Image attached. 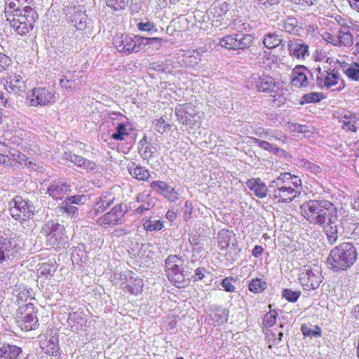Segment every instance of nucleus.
I'll list each match as a JSON object with an SVG mask.
<instances>
[{
	"mask_svg": "<svg viewBox=\"0 0 359 359\" xmlns=\"http://www.w3.org/2000/svg\"><path fill=\"white\" fill-rule=\"evenodd\" d=\"M323 210L322 212L320 222L319 226H323L327 222L338 221V210L337 207L330 201L325 200L324 203Z\"/></svg>",
	"mask_w": 359,
	"mask_h": 359,
	"instance_id": "a878e982",
	"label": "nucleus"
},
{
	"mask_svg": "<svg viewBox=\"0 0 359 359\" xmlns=\"http://www.w3.org/2000/svg\"><path fill=\"white\" fill-rule=\"evenodd\" d=\"M290 173H281L269 184V198L278 199L279 203L292 202L300 194V190L291 187Z\"/></svg>",
	"mask_w": 359,
	"mask_h": 359,
	"instance_id": "7ed1b4c3",
	"label": "nucleus"
},
{
	"mask_svg": "<svg viewBox=\"0 0 359 359\" xmlns=\"http://www.w3.org/2000/svg\"><path fill=\"white\" fill-rule=\"evenodd\" d=\"M325 200H309L301 205L302 215L311 224L319 225Z\"/></svg>",
	"mask_w": 359,
	"mask_h": 359,
	"instance_id": "f8f14e48",
	"label": "nucleus"
},
{
	"mask_svg": "<svg viewBox=\"0 0 359 359\" xmlns=\"http://www.w3.org/2000/svg\"><path fill=\"white\" fill-rule=\"evenodd\" d=\"M301 331L304 336L309 337H321V329L318 325H308L302 324L301 325Z\"/></svg>",
	"mask_w": 359,
	"mask_h": 359,
	"instance_id": "79ce46f5",
	"label": "nucleus"
},
{
	"mask_svg": "<svg viewBox=\"0 0 359 359\" xmlns=\"http://www.w3.org/2000/svg\"><path fill=\"white\" fill-rule=\"evenodd\" d=\"M6 91L10 94H19L26 89V84L23 78L15 73H8L2 81Z\"/></svg>",
	"mask_w": 359,
	"mask_h": 359,
	"instance_id": "dca6fc26",
	"label": "nucleus"
},
{
	"mask_svg": "<svg viewBox=\"0 0 359 359\" xmlns=\"http://www.w3.org/2000/svg\"><path fill=\"white\" fill-rule=\"evenodd\" d=\"M27 102L30 107L46 106L55 102L56 96L46 88H34L27 94Z\"/></svg>",
	"mask_w": 359,
	"mask_h": 359,
	"instance_id": "9b49d317",
	"label": "nucleus"
},
{
	"mask_svg": "<svg viewBox=\"0 0 359 359\" xmlns=\"http://www.w3.org/2000/svg\"><path fill=\"white\" fill-rule=\"evenodd\" d=\"M107 6L114 11L124 10L128 4V0H104Z\"/></svg>",
	"mask_w": 359,
	"mask_h": 359,
	"instance_id": "09e8293b",
	"label": "nucleus"
},
{
	"mask_svg": "<svg viewBox=\"0 0 359 359\" xmlns=\"http://www.w3.org/2000/svg\"><path fill=\"white\" fill-rule=\"evenodd\" d=\"M339 65L348 79L353 81L359 80V63L352 62L348 64L343 62H339Z\"/></svg>",
	"mask_w": 359,
	"mask_h": 359,
	"instance_id": "72a5a7b5",
	"label": "nucleus"
},
{
	"mask_svg": "<svg viewBox=\"0 0 359 359\" xmlns=\"http://www.w3.org/2000/svg\"><path fill=\"white\" fill-rule=\"evenodd\" d=\"M184 259L182 257L177 255H169L165 260V272L168 279L177 287H184L187 285V280L185 279L191 272L189 266L187 265L185 270L182 265Z\"/></svg>",
	"mask_w": 359,
	"mask_h": 359,
	"instance_id": "20e7f679",
	"label": "nucleus"
},
{
	"mask_svg": "<svg viewBox=\"0 0 359 359\" xmlns=\"http://www.w3.org/2000/svg\"><path fill=\"white\" fill-rule=\"evenodd\" d=\"M65 229L63 225L50 220L43 225L41 233L48 237L50 245L57 248H64L67 240Z\"/></svg>",
	"mask_w": 359,
	"mask_h": 359,
	"instance_id": "0eeeda50",
	"label": "nucleus"
},
{
	"mask_svg": "<svg viewBox=\"0 0 359 359\" xmlns=\"http://www.w3.org/2000/svg\"><path fill=\"white\" fill-rule=\"evenodd\" d=\"M263 43L269 49H273L279 46H285L282 36L276 32H269L265 34L263 39Z\"/></svg>",
	"mask_w": 359,
	"mask_h": 359,
	"instance_id": "7c9ffc66",
	"label": "nucleus"
},
{
	"mask_svg": "<svg viewBox=\"0 0 359 359\" xmlns=\"http://www.w3.org/2000/svg\"><path fill=\"white\" fill-rule=\"evenodd\" d=\"M157 149L152 144H149L142 151H140V156L143 159L148 160L153 158L154 154L156 153Z\"/></svg>",
	"mask_w": 359,
	"mask_h": 359,
	"instance_id": "4d7b16f0",
	"label": "nucleus"
},
{
	"mask_svg": "<svg viewBox=\"0 0 359 359\" xmlns=\"http://www.w3.org/2000/svg\"><path fill=\"white\" fill-rule=\"evenodd\" d=\"M301 68L306 69L304 66H299L292 71L291 84L296 88L306 87L308 85L307 76L304 73L299 71Z\"/></svg>",
	"mask_w": 359,
	"mask_h": 359,
	"instance_id": "473e14b6",
	"label": "nucleus"
},
{
	"mask_svg": "<svg viewBox=\"0 0 359 359\" xmlns=\"http://www.w3.org/2000/svg\"><path fill=\"white\" fill-rule=\"evenodd\" d=\"M337 46L351 47L353 44V38L350 32V27L341 25L337 31Z\"/></svg>",
	"mask_w": 359,
	"mask_h": 359,
	"instance_id": "cd10ccee",
	"label": "nucleus"
},
{
	"mask_svg": "<svg viewBox=\"0 0 359 359\" xmlns=\"http://www.w3.org/2000/svg\"><path fill=\"white\" fill-rule=\"evenodd\" d=\"M301 162L302 165L304 168L313 174L317 175L321 172V168L318 165L315 164L307 159H302Z\"/></svg>",
	"mask_w": 359,
	"mask_h": 359,
	"instance_id": "13d9d810",
	"label": "nucleus"
},
{
	"mask_svg": "<svg viewBox=\"0 0 359 359\" xmlns=\"http://www.w3.org/2000/svg\"><path fill=\"white\" fill-rule=\"evenodd\" d=\"M283 29L290 34H297L300 28L298 20L293 16H287L283 21Z\"/></svg>",
	"mask_w": 359,
	"mask_h": 359,
	"instance_id": "4c0bfd02",
	"label": "nucleus"
},
{
	"mask_svg": "<svg viewBox=\"0 0 359 359\" xmlns=\"http://www.w3.org/2000/svg\"><path fill=\"white\" fill-rule=\"evenodd\" d=\"M337 222H327L326 224L322 226L327 236V242L330 245L335 244L339 236H341L344 233V224L346 222L341 219L339 224H337Z\"/></svg>",
	"mask_w": 359,
	"mask_h": 359,
	"instance_id": "f3484780",
	"label": "nucleus"
},
{
	"mask_svg": "<svg viewBox=\"0 0 359 359\" xmlns=\"http://www.w3.org/2000/svg\"><path fill=\"white\" fill-rule=\"evenodd\" d=\"M299 283L305 290H313L318 288L320 284L323 282V276L318 269H302L299 276Z\"/></svg>",
	"mask_w": 359,
	"mask_h": 359,
	"instance_id": "ddd939ff",
	"label": "nucleus"
},
{
	"mask_svg": "<svg viewBox=\"0 0 359 359\" xmlns=\"http://www.w3.org/2000/svg\"><path fill=\"white\" fill-rule=\"evenodd\" d=\"M171 128V126L170 124L167 123L164 118L162 117L160 118L158 120H156V123L155 124V130L163 134L164 133H166L169 131Z\"/></svg>",
	"mask_w": 359,
	"mask_h": 359,
	"instance_id": "bf43d9fd",
	"label": "nucleus"
},
{
	"mask_svg": "<svg viewBox=\"0 0 359 359\" xmlns=\"http://www.w3.org/2000/svg\"><path fill=\"white\" fill-rule=\"evenodd\" d=\"M337 62L338 61L334 62V65H331L330 68L325 70L324 86L327 88H330L336 86L341 81V85L339 88L341 90L345 87V84L344 81L340 79L339 68L334 66Z\"/></svg>",
	"mask_w": 359,
	"mask_h": 359,
	"instance_id": "5701e85b",
	"label": "nucleus"
},
{
	"mask_svg": "<svg viewBox=\"0 0 359 359\" xmlns=\"http://www.w3.org/2000/svg\"><path fill=\"white\" fill-rule=\"evenodd\" d=\"M218 245L221 250L228 248L236 250L238 247V241L235 233L226 229H221L217 234Z\"/></svg>",
	"mask_w": 359,
	"mask_h": 359,
	"instance_id": "aec40b11",
	"label": "nucleus"
},
{
	"mask_svg": "<svg viewBox=\"0 0 359 359\" xmlns=\"http://www.w3.org/2000/svg\"><path fill=\"white\" fill-rule=\"evenodd\" d=\"M252 142L257 144L260 148L268 151L273 154H277L280 151L284 152V150L280 149L279 147H276V145L269 143L267 141L261 140L258 138L253 137Z\"/></svg>",
	"mask_w": 359,
	"mask_h": 359,
	"instance_id": "ea45409f",
	"label": "nucleus"
},
{
	"mask_svg": "<svg viewBox=\"0 0 359 359\" xmlns=\"http://www.w3.org/2000/svg\"><path fill=\"white\" fill-rule=\"evenodd\" d=\"M71 22L78 30H84L86 28L90 19L84 12L77 11L74 13L71 17Z\"/></svg>",
	"mask_w": 359,
	"mask_h": 359,
	"instance_id": "c9c22d12",
	"label": "nucleus"
},
{
	"mask_svg": "<svg viewBox=\"0 0 359 359\" xmlns=\"http://www.w3.org/2000/svg\"><path fill=\"white\" fill-rule=\"evenodd\" d=\"M140 36H133L127 34H116L113 39V44L116 49L127 55L140 52Z\"/></svg>",
	"mask_w": 359,
	"mask_h": 359,
	"instance_id": "1a4fd4ad",
	"label": "nucleus"
},
{
	"mask_svg": "<svg viewBox=\"0 0 359 359\" xmlns=\"http://www.w3.org/2000/svg\"><path fill=\"white\" fill-rule=\"evenodd\" d=\"M11 64V60L5 54L0 53V73L6 71Z\"/></svg>",
	"mask_w": 359,
	"mask_h": 359,
	"instance_id": "0e129e2a",
	"label": "nucleus"
},
{
	"mask_svg": "<svg viewBox=\"0 0 359 359\" xmlns=\"http://www.w3.org/2000/svg\"><path fill=\"white\" fill-rule=\"evenodd\" d=\"M60 209L62 212L67 214L69 216H71L72 218H79V208L73 205V204L67 203L66 199L62 203Z\"/></svg>",
	"mask_w": 359,
	"mask_h": 359,
	"instance_id": "37998d69",
	"label": "nucleus"
},
{
	"mask_svg": "<svg viewBox=\"0 0 359 359\" xmlns=\"http://www.w3.org/2000/svg\"><path fill=\"white\" fill-rule=\"evenodd\" d=\"M254 42V37L243 32L225 36L219 39L222 47L233 50H243L249 48Z\"/></svg>",
	"mask_w": 359,
	"mask_h": 359,
	"instance_id": "6e6552de",
	"label": "nucleus"
},
{
	"mask_svg": "<svg viewBox=\"0 0 359 359\" xmlns=\"http://www.w3.org/2000/svg\"><path fill=\"white\" fill-rule=\"evenodd\" d=\"M62 159L69 161L77 167H80L83 157L72 153V151H65L62 154Z\"/></svg>",
	"mask_w": 359,
	"mask_h": 359,
	"instance_id": "3c124183",
	"label": "nucleus"
},
{
	"mask_svg": "<svg viewBox=\"0 0 359 359\" xmlns=\"http://www.w3.org/2000/svg\"><path fill=\"white\" fill-rule=\"evenodd\" d=\"M264 137L269 140H278L281 143H285L287 137L286 136L282 133L281 132L275 131L271 135L269 134V132H264Z\"/></svg>",
	"mask_w": 359,
	"mask_h": 359,
	"instance_id": "052dcab7",
	"label": "nucleus"
},
{
	"mask_svg": "<svg viewBox=\"0 0 359 359\" xmlns=\"http://www.w3.org/2000/svg\"><path fill=\"white\" fill-rule=\"evenodd\" d=\"M9 205L11 216L20 224L32 219L36 212V208L33 203L23 199L20 195L15 196L10 201Z\"/></svg>",
	"mask_w": 359,
	"mask_h": 359,
	"instance_id": "39448f33",
	"label": "nucleus"
},
{
	"mask_svg": "<svg viewBox=\"0 0 359 359\" xmlns=\"http://www.w3.org/2000/svg\"><path fill=\"white\" fill-rule=\"evenodd\" d=\"M290 3L298 5L302 10L314 4L316 0H287Z\"/></svg>",
	"mask_w": 359,
	"mask_h": 359,
	"instance_id": "69168bd1",
	"label": "nucleus"
},
{
	"mask_svg": "<svg viewBox=\"0 0 359 359\" xmlns=\"http://www.w3.org/2000/svg\"><path fill=\"white\" fill-rule=\"evenodd\" d=\"M114 198L111 194L102 195L96 202L93 208L88 212V217L95 219L99 215L104 213L114 202Z\"/></svg>",
	"mask_w": 359,
	"mask_h": 359,
	"instance_id": "6ab92c4d",
	"label": "nucleus"
},
{
	"mask_svg": "<svg viewBox=\"0 0 359 359\" xmlns=\"http://www.w3.org/2000/svg\"><path fill=\"white\" fill-rule=\"evenodd\" d=\"M60 84L62 88L73 91L79 88L80 81L78 79L73 78V76L68 77L65 76L60 79Z\"/></svg>",
	"mask_w": 359,
	"mask_h": 359,
	"instance_id": "a19ab883",
	"label": "nucleus"
},
{
	"mask_svg": "<svg viewBox=\"0 0 359 359\" xmlns=\"http://www.w3.org/2000/svg\"><path fill=\"white\" fill-rule=\"evenodd\" d=\"M325 96L321 93L312 92L304 94L301 99V104L316 103L325 99Z\"/></svg>",
	"mask_w": 359,
	"mask_h": 359,
	"instance_id": "a18cd8bd",
	"label": "nucleus"
},
{
	"mask_svg": "<svg viewBox=\"0 0 359 359\" xmlns=\"http://www.w3.org/2000/svg\"><path fill=\"white\" fill-rule=\"evenodd\" d=\"M249 290L254 293L262 292L266 288V283L260 278L252 279L248 285Z\"/></svg>",
	"mask_w": 359,
	"mask_h": 359,
	"instance_id": "de8ad7c7",
	"label": "nucleus"
},
{
	"mask_svg": "<svg viewBox=\"0 0 359 359\" xmlns=\"http://www.w3.org/2000/svg\"><path fill=\"white\" fill-rule=\"evenodd\" d=\"M144 228L147 231H156L163 229V224L161 220H152L151 219H147L144 222Z\"/></svg>",
	"mask_w": 359,
	"mask_h": 359,
	"instance_id": "8fccbe9b",
	"label": "nucleus"
},
{
	"mask_svg": "<svg viewBox=\"0 0 359 359\" xmlns=\"http://www.w3.org/2000/svg\"><path fill=\"white\" fill-rule=\"evenodd\" d=\"M55 262L45 263L41 267V273L43 274H53L56 271Z\"/></svg>",
	"mask_w": 359,
	"mask_h": 359,
	"instance_id": "774afa93",
	"label": "nucleus"
},
{
	"mask_svg": "<svg viewBox=\"0 0 359 359\" xmlns=\"http://www.w3.org/2000/svg\"><path fill=\"white\" fill-rule=\"evenodd\" d=\"M201 60V53L196 50H193L184 56L183 61L185 65L190 67H194Z\"/></svg>",
	"mask_w": 359,
	"mask_h": 359,
	"instance_id": "c03bdc74",
	"label": "nucleus"
},
{
	"mask_svg": "<svg viewBox=\"0 0 359 359\" xmlns=\"http://www.w3.org/2000/svg\"><path fill=\"white\" fill-rule=\"evenodd\" d=\"M277 312L275 310L266 313L262 319V325L264 327H272L276 322Z\"/></svg>",
	"mask_w": 359,
	"mask_h": 359,
	"instance_id": "603ef678",
	"label": "nucleus"
},
{
	"mask_svg": "<svg viewBox=\"0 0 359 359\" xmlns=\"http://www.w3.org/2000/svg\"><path fill=\"white\" fill-rule=\"evenodd\" d=\"M20 247L15 238L0 237V264L13 263L20 258Z\"/></svg>",
	"mask_w": 359,
	"mask_h": 359,
	"instance_id": "423d86ee",
	"label": "nucleus"
},
{
	"mask_svg": "<svg viewBox=\"0 0 359 359\" xmlns=\"http://www.w3.org/2000/svg\"><path fill=\"white\" fill-rule=\"evenodd\" d=\"M47 191L53 199L61 200L65 195L70 191V187L66 182L54 181L50 184Z\"/></svg>",
	"mask_w": 359,
	"mask_h": 359,
	"instance_id": "b1692460",
	"label": "nucleus"
},
{
	"mask_svg": "<svg viewBox=\"0 0 359 359\" xmlns=\"http://www.w3.org/2000/svg\"><path fill=\"white\" fill-rule=\"evenodd\" d=\"M231 25L233 29L238 32V33L243 32V31L247 32L250 29V25L246 22H242V20L240 18L234 19L232 21Z\"/></svg>",
	"mask_w": 359,
	"mask_h": 359,
	"instance_id": "5fc2aeb1",
	"label": "nucleus"
},
{
	"mask_svg": "<svg viewBox=\"0 0 359 359\" xmlns=\"http://www.w3.org/2000/svg\"><path fill=\"white\" fill-rule=\"evenodd\" d=\"M358 252L351 243H342L330 250L327 259L329 269L334 272L345 271L355 262Z\"/></svg>",
	"mask_w": 359,
	"mask_h": 359,
	"instance_id": "f257e3e1",
	"label": "nucleus"
},
{
	"mask_svg": "<svg viewBox=\"0 0 359 359\" xmlns=\"http://www.w3.org/2000/svg\"><path fill=\"white\" fill-rule=\"evenodd\" d=\"M38 325V318L35 313H27L19 321V326L22 330L29 331L35 329Z\"/></svg>",
	"mask_w": 359,
	"mask_h": 359,
	"instance_id": "e433bc0d",
	"label": "nucleus"
},
{
	"mask_svg": "<svg viewBox=\"0 0 359 359\" xmlns=\"http://www.w3.org/2000/svg\"><path fill=\"white\" fill-rule=\"evenodd\" d=\"M246 184L255 195L260 198L266 197L267 194L269 195V185L266 187L265 183L259 178L249 180Z\"/></svg>",
	"mask_w": 359,
	"mask_h": 359,
	"instance_id": "bb28decb",
	"label": "nucleus"
},
{
	"mask_svg": "<svg viewBox=\"0 0 359 359\" xmlns=\"http://www.w3.org/2000/svg\"><path fill=\"white\" fill-rule=\"evenodd\" d=\"M143 286L144 283L142 278L130 277L128 283L123 286V290L126 292L137 295L142 291Z\"/></svg>",
	"mask_w": 359,
	"mask_h": 359,
	"instance_id": "f704fd0d",
	"label": "nucleus"
},
{
	"mask_svg": "<svg viewBox=\"0 0 359 359\" xmlns=\"http://www.w3.org/2000/svg\"><path fill=\"white\" fill-rule=\"evenodd\" d=\"M358 118L352 112L346 111L343 114L341 118V122L342 123V128L345 130L356 132L358 127L356 123Z\"/></svg>",
	"mask_w": 359,
	"mask_h": 359,
	"instance_id": "2f4dec72",
	"label": "nucleus"
},
{
	"mask_svg": "<svg viewBox=\"0 0 359 359\" xmlns=\"http://www.w3.org/2000/svg\"><path fill=\"white\" fill-rule=\"evenodd\" d=\"M129 135L126 124L121 121L116 127V131L113 133L111 137L115 140H123L126 136Z\"/></svg>",
	"mask_w": 359,
	"mask_h": 359,
	"instance_id": "49530a36",
	"label": "nucleus"
},
{
	"mask_svg": "<svg viewBox=\"0 0 359 359\" xmlns=\"http://www.w3.org/2000/svg\"><path fill=\"white\" fill-rule=\"evenodd\" d=\"M246 86L249 89L255 88L259 92L269 93L278 88V83L271 76L253 74L247 81Z\"/></svg>",
	"mask_w": 359,
	"mask_h": 359,
	"instance_id": "9d476101",
	"label": "nucleus"
},
{
	"mask_svg": "<svg viewBox=\"0 0 359 359\" xmlns=\"http://www.w3.org/2000/svg\"><path fill=\"white\" fill-rule=\"evenodd\" d=\"M149 186L153 191L163 195L170 201H174L177 198V192L175 189L169 186L165 182L161 180L153 181L150 183Z\"/></svg>",
	"mask_w": 359,
	"mask_h": 359,
	"instance_id": "4be33fe9",
	"label": "nucleus"
},
{
	"mask_svg": "<svg viewBox=\"0 0 359 359\" xmlns=\"http://www.w3.org/2000/svg\"><path fill=\"white\" fill-rule=\"evenodd\" d=\"M282 295L290 302H296L301 295L299 290L292 291L290 289H283Z\"/></svg>",
	"mask_w": 359,
	"mask_h": 359,
	"instance_id": "864d4df0",
	"label": "nucleus"
},
{
	"mask_svg": "<svg viewBox=\"0 0 359 359\" xmlns=\"http://www.w3.org/2000/svg\"><path fill=\"white\" fill-rule=\"evenodd\" d=\"M137 27L140 31L151 32V33L156 32L157 29L153 22H140L137 24Z\"/></svg>",
	"mask_w": 359,
	"mask_h": 359,
	"instance_id": "e2e57ef3",
	"label": "nucleus"
},
{
	"mask_svg": "<svg viewBox=\"0 0 359 359\" xmlns=\"http://www.w3.org/2000/svg\"><path fill=\"white\" fill-rule=\"evenodd\" d=\"M5 15L10 26L20 35H25L33 29L38 18L37 12L31 6H23L15 11L6 10Z\"/></svg>",
	"mask_w": 359,
	"mask_h": 359,
	"instance_id": "f03ea898",
	"label": "nucleus"
},
{
	"mask_svg": "<svg viewBox=\"0 0 359 359\" xmlns=\"http://www.w3.org/2000/svg\"><path fill=\"white\" fill-rule=\"evenodd\" d=\"M5 11H15L16 9H22L23 4L20 5V0H5Z\"/></svg>",
	"mask_w": 359,
	"mask_h": 359,
	"instance_id": "680f3d73",
	"label": "nucleus"
},
{
	"mask_svg": "<svg viewBox=\"0 0 359 359\" xmlns=\"http://www.w3.org/2000/svg\"><path fill=\"white\" fill-rule=\"evenodd\" d=\"M163 42H167L162 38L144 37L140 36V51L151 53L160 49Z\"/></svg>",
	"mask_w": 359,
	"mask_h": 359,
	"instance_id": "393cba45",
	"label": "nucleus"
},
{
	"mask_svg": "<svg viewBox=\"0 0 359 359\" xmlns=\"http://www.w3.org/2000/svg\"><path fill=\"white\" fill-rule=\"evenodd\" d=\"M290 55L297 59H304L309 55V46L300 39H293L287 43Z\"/></svg>",
	"mask_w": 359,
	"mask_h": 359,
	"instance_id": "412c9836",
	"label": "nucleus"
},
{
	"mask_svg": "<svg viewBox=\"0 0 359 359\" xmlns=\"http://www.w3.org/2000/svg\"><path fill=\"white\" fill-rule=\"evenodd\" d=\"M58 339L56 337H52L48 341H46L42 343L41 348L50 355H56L59 350L58 347Z\"/></svg>",
	"mask_w": 359,
	"mask_h": 359,
	"instance_id": "58836bf2",
	"label": "nucleus"
},
{
	"mask_svg": "<svg viewBox=\"0 0 359 359\" xmlns=\"http://www.w3.org/2000/svg\"><path fill=\"white\" fill-rule=\"evenodd\" d=\"M21 352L22 350L20 347L0 340V358L17 359Z\"/></svg>",
	"mask_w": 359,
	"mask_h": 359,
	"instance_id": "c85d7f7f",
	"label": "nucleus"
},
{
	"mask_svg": "<svg viewBox=\"0 0 359 359\" xmlns=\"http://www.w3.org/2000/svg\"><path fill=\"white\" fill-rule=\"evenodd\" d=\"M86 172H96L98 169V165L97 163L93 161L88 160L83 157V159L79 167Z\"/></svg>",
	"mask_w": 359,
	"mask_h": 359,
	"instance_id": "6e6d98bb",
	"label": "nucleus"
},
{
	"mask_svg": "<svg viewBox=\"0 0 359 359\" xmlns=\"http://www.w3.org/2000/svg\"><path fill=\"white\" fill-rule=\"evenodd\" d=\"M229 4L226 2H214L208 11L209 18L212 16V25L215 27L221 25L222 16L229 11Z\"/></svg>",
	"mask_w": 359,
	"mask_h": 359,
	"instance_id": "a211bd4d",
	"label": "nucleus"
},
{
	"mask_svg": "<svg viewBox=\"0 0 359 359\" xmlns=\"http://www.w3.org/2000/svg\"><path fill=\"white\" fill-rule=\"evenodd\" d=\"M175 114L177 120L183 125H194L198 118L197 107L190 103L176 106Z\"/></svg>",
	"mask_w": 359,
	"mask_h": 359,
	"instance_id": "2eb2a0df",
	"label": "nucleus"
},
{
	"mask_svg": "<svg viewBox=\"0 0 359 359\" xmlns=\"http://www.w3.org/2000/svg\"><path fill=\"white\" fill-rule=\"evenodd\" d=\"M122 204L115 205L111 210L96 219V222L105 228L114 226L123 223L126 212Z\"/></svg>",
	"mask_w": 359,
	"mask_h": 359,
	"instance_id": "4468645a",
	"label": "nucleus"
},
{
	"mask_svg": "<svg viewBox=\"0 0 359 359\" xmlns=\"http://www.w3.org/2000/svg\"><path fill=\"white\" fill-rule=\"evenodd\" d=\"M207 272L205 267H198L194 271V274L191 276V278L194 282L201 280L205 277V273Z\"/></svg>",
	"mask_w": 359,
	"mask_h": 359,
	"instance_id": "338daca9",
	"label": "nucleus"
},
{
	"mask_svg": "<svg viewBox=\"0 0 359 359\" xmlns=\"http://www.w3.org/2000/svg\"><path fill=\"white\" fill-rule=\"evenodd\" d=\"M128 170L130 175L139 181H147L150 177L149 170L141 165L131 162L128 165Z\"/></svg>",
	"mask_w": 359,
	"mask_h": 359,
	"instance_id": "c756f323",
	"label": "nucleus"
}]
</instances>
